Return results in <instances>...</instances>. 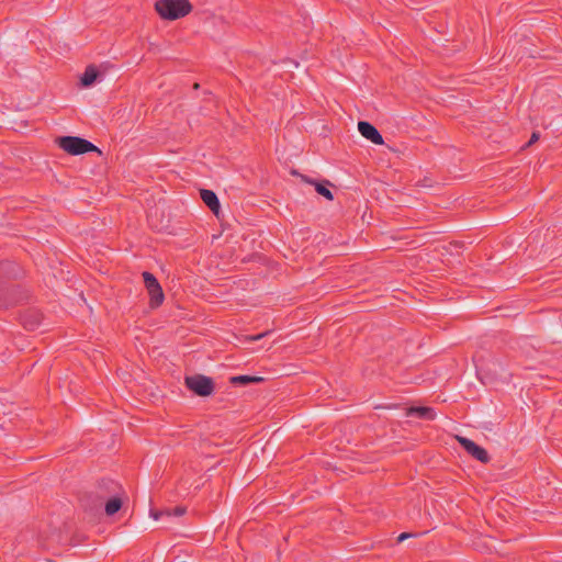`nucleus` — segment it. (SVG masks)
Segmentation results:
<instances>
[{"label":"nucleus","mask_w":562,"mask_h":562,"mask_svg":"<svg viewBox=\"0 0 562 562\" xmlns=\"http://www.w3.org/2000/svg\"><path fill=\"white\" fill-rule=\"evenodd\" d=\"M155 9L161 19L172 21L188 15L192 5L189 0H157Z\"/></svg>","instance_id":"f257e3e1"},{"label":"nucleus","mask_w":562,"mask_h":562,"mask_svg":"<svg viewBox=\"0 0 562 562\" xmlns=\"http://www.w3.org/2000/svg\"><path fill=\"white\" fill-rule=\"evenodd\" d=\"M105 493L112 494V497L105 503L104 510L108 516L116 514L122 507V486L113 480H103L99 484V496L105 497Z\"/></svg>","instance_id":"f03ea898"},{"label":"nucleus","mask_w":562,"mask_h":562,"mask_svg":"<svg viewBox=\"0 0 562 562\" xmlns=\"http://www.w3.org/2000/svg\"><path fill=\"white\" fill-rule=\"evenodd\" d=\"M58 145L63 150L70 155H82L90 151L101 154V150L90 140L77 136L60 137L58 139Z\"/></svg>","instance_id":"7ed1b4c3"},{"label":"nucleus","mask_w":562,"mask_h":562,"mask_svg":"<svg viewBox=\"0 0 562 562\" xmlns=\"http://www.w3.org/2000/svg\"><path fill=\"white\" fill-rule=\"evenodd\" d=\"M184 383L190 391L199 396H209L214 391L213 380L202 374L187 376Z\"/></svg>","instance_id":"20e7f679"},{"label":"nucleus","mask_w":562,"mask_h":562,"mask_svg":"<svg viewBox=\"0 0 562 562\" xmlns=\"http://www.w3.org/2000/svg\"><path fill=\"white\" fill-rule=\"evenodd\" d=\"M143 279L150 296V305L153 307L159 306L164 302L165 295L158 280L148 271L143 272Z\"/></svg>","instance_id":"39448f33"},{"label":"nucleus","mask_w":562,"mask_h":562,"mask_svg":"<svg viewBox=\"0 0 562 562\" xmlns=\"http://www.w3.org/2000/svg\"><path fill=\"white\" fill-rule=\"evenodd\" d=\"M457 440L462 446V448L477 461L482 463H487L490 461V456L487 451L484 448L477 446L471 439L457 436Z\"/></svg>","instance_id":"423d86ee"},{"label":"nucleus","mask_w":562,"mask_h":562,"mask_svg":"<svg viewBox=\"0 0 562 562\" xmlns=\"http://www.w3.org/2000/svg\"><path fill=\"white\" fill-rule=\"evenodd\" d=\"M358 130L360 134L375 145H382L384 143L383 136L371 123L360 121L358 123Z\"/></svg>","instance_id":"0eeeda50"},{"label":"nucleus","mask_w":562,"mask_h":562,"mask_svg":"<svg viewBox=\"0 0 562 562\" xmlns=\"http://www.w3.org/2000/svg\"><path fill=\"white\" fill-rule=\"evenodd\" d=\"M436 412L432 407L427 406H412L407 408L406 416H416L425 420H434L436 418Z\"/></svg>","instance_id":"6e6552de"},{"label":"nucleus","mask_w":562,"mask_h":562,"mask_svg":"<svg viewBox=\"0 0 562 562\" xmlns=\"http://www.w3.org/2000/svg\"><path fill=\"white\" fill-rule=\"evenodd\" d=\"M200 195L205 205H207L209 209L216 214L220 209V201L217 195L207 189H202L200 191Z\"/></svg>","instance_id":"1a4fd4ad"},{"label":"nucleus","mask_w":562,"mask_h":562,"mask_svg":"<svg viewBox=\"0 0 562 562\" xmlns=\"http://www.w3.org/2000/svg\"><path fill=\"white\" fill-rule=\"evenodd\" d=\"M98 70L94 66H88L83 72V75L81 76V85L83 87H89L91 86L98 78Z\"/></svg>","instance_id":"9d476101"},{"label":"nucleus","mask_w":562,"mask_h":562,"mask_svg":"<svg viewBox=\"0 0 562 562\" xmlns=\"http://www.w3.org/2000/svg\"><path fill=\"white\" fill-rule=\"evenodd\" d=\"M186 513V509L183 507H176L173 509H166V510H162V512H151V517L155 519V520H158L160 519L162 516H171V515H175V516H182L183 514Z\"/></svg>","instance_id":"9b49d317"},{"label":"nucleus","mask_w":562,"mask_h":562,"mask_svg":"<svg viewBox=\"0 0 562 562\" xmlns=\"http://www.w3.org/2000/svg\"><path fill=\"white\" fill-rule=\"evenodd\" d=\"M262 379L252 375H235L231 379L233 384L246 385L249 383L260 382Z\"/></svg>","instance_id":"f8f14e48"},{"label":"nucleus","mask_w":562,"mask_h":562,"mask_svg":"<svg viewBox=\"0 0 562 562\" xmlns=\"http://www.w3.org/2000/svg\"><path fill=\"white\" fill-rule=\"evenodd\" d=\"M328 184H330L328 181H325V183L315 182V190L318 194L323 195L328 201H333L334 195L331 191L327 188Z\"/></svg>","instance_id":"ddd939ff"},{"label":"nucleus","mask_w":562,"mask_h":562,"mask_svg":"<svg viewBox=\"0 0 562 562\" xmlns=\"http://www.w3.org/2000/svg\"><path fill=\"white\" fill-rule=\"evenodd\" d=\"M269 334H270V330L263 331V333L258 334V335H250V336L246 337V340L247 341H257V340H260L261 338L268 336Z\"/></svg>","instance_id":"4468645a"},{"label":"nucleus","mask_w":562,"mask_h":562,"mask_svg":"<svg viewBox=\"0 0 562 562\" xmlns=\"http://www.w3.org/2000/svg\"><path fill=\"white\" fill-rule=\"evenodd\" d=\"M538 139H539V134L533 132L531 134L529 142L527 143V146H530L531 144L536 143Z\"/></svg>","instance_id":"2eb2a0df"},{"label":"nucleus","mask_w":562,"mask_h":562,"mask_svg":"<svg viewBox=\"0 0 562 562\" xmlns=\"http://www.w3.org/2000/svg\"><path fill=\"white\" fill-rule=\"evenodd\" d=\"M411 537H413V535H412V533L403 532V533H401V535L398 536V538H397V542H403L405 539H408V538H411Z\"/></svg>","instance_id":"dca6fc26"},{"label":"nucleus","mask_w":562,"mask_h":562,"mask_svg":"<svg viewBox=\"0 0 562 562\" xmlns=\"http://www.w3.org/2000/svg\"><path fill=\"white\" fill-rule=\"evenodd\" d=\"M3 292H4V290L1 288L0 289V307H7L8 306V303L2 299Z\"/></svg>","instance_id":"f3484780"},{"label":"nucleus","mask_w":562,"mask_h":562,"mask_svg":"<svg viewBox=\"0 0 562 562\" xmlns=\"http://www.w3.org/2000/svg\"><path fill=\"white\" fill-rule=\"evenodd\" d=\"M23 324H24V326H25L27 329H30V330L35 329V327L37 326V323H30V324H29L26 321H23Z\"/></svg>","instance_id":"a211bd4d"},{"label":"nucleus","mask_w":562,"mask_h":562,"mask_svg":"<svg viewBox=\"0 0 562 562\" xmlns=\"http://www.w3.org/2000/svg\"><path fill=\"white\" fill-rule=\"evenodd\" d=\"M305 182H310V183H314L315 184L314 181H310L308 179H305Z\"/></svg>","instance_id":"6ab92c4d"}]
</instances>
